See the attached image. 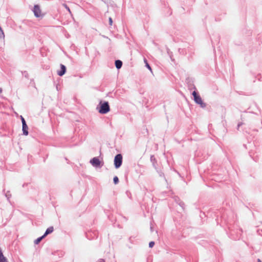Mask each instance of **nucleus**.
<instances>
[{"label": "nucleus", "mask_w": 262, "mask_h": 262, "mask_svg": "<svg viewBox=\"0 0 262 262\" xmlns=\"http://www.w3.org/2000/svg\"><path fill=\"white\" fill-rule=\"evenodd\" d=\"M66 72V67L62 64H60V70L57 72V74L60 76H63Z\"/></svg>", "instance_id": "obj_6"}, {"label": "nucleus", "mask_w": 262, "mask_h": 262, "mask_svg": "<svg viewBox=\"0 0 262 262\" xmlns=\"http://www.w3.org/2000/svg\"><path fill=\"white\" fill-rule=\"evenodd\" d=\"M145 62H146V60H145ZM146 66L150 71H151L150 66L147 62H146Z\"/></svg>", "instance_id": "obj_16"}, {"label": "nucleus", "mask_w": 262, "mask_h": 262, "mask_svg": "<svg viewBox=\"0 0 262 262\" xmlns=\"http://www.w3.org/2000/svg\"><path fill=\"white\" fill-rule=\"evenodd\" d=\"M33 12L34 13V15L36 17H40L43 16V14L41 13L40 7L38 5H34V8L33 9Z\"/></svg>", "instance_id": "obj_4"}, {"label": "nucleus", "mask_w": 262, "mask_h": 262, "mask_svg": "<svg viewBox=\"0 0 262 262\" xmlns=\"http://www.w3.org/2000/svg\"><path fill=\"white\" fill-rule=\"evenodd\" d=\"M63 6L69 12H71L69 7L66 4H63Z\"/></svg>", "instance_id": "obj_17"}, {"label": "nucleus", "mask_w": 262, "mask_h": 262, "mask_svg": "<svg viewBox=\"0 0 262 262\" xmlns=\"http://www.w3.org/2000/svg\"><path fill=\"white\" fill-rule=\"evenodd\" d=\"M97 262H105L104 260L103 259H99Z\"/></svg>", "instance_id": "obj_19"}, {"label": "nucleus", "mask_w": 262, "mask_h": 262, "mask_svg": "<svg viewBox=\"0 0 262 262\" xmlns=\"http://www.w3.org/2000/svg\"><path fill=\"white\" fill-rule=\"evenodd\" d=\"M114 183L115 184H117L119 182V179L117 176H115L113 179Z\"/></svg>", "instance_id": "obj_11"}, {"label": "nucleus", "mask_w": 262, "mask_h": 262, "mask_svg": "<svg viewBox=\"0 0 262 262\" xmlns=\"http://www.w3.org/2000/svg\"><path fill=\"white\" fill-rule=\"evenodd\" d=\"M28 126L26 124L23 125V132L24 135L27 136L28 135Z\"/></svg>", "instance_id": "obj_9"}, {"label": "nucleus", "mask_w": 262, "mask_h": 262, "mask_svg": "<svg viewBox=\"0 0 262 262\" xmlns=\"http://www.w3.org/2000/svg\"><path fill=\"white\" fill-rule=\"evenodd\" d=\"M122 163V156L121 154H117L114 158V165L116 168H119Z\"/></svg>", "instance_id": "obj_3"}, {"label": "nucleus", "mask_w": 262, "mask_h": 262, "mask_svg": "<svg viewBox=\"0 0 262 262\" xmlns=\"http://www.w3.org/2000/svg\"><path fill=\"white\" fill-rule=\"evenodd\" d=\"M90 163L95 167H98L100 166V161L97 157H94L90 160Z\"/></svg>", "instance_id": "obj_5"}, {"label": "nucleus", "mask_w": 262, "mask_h": 262, "mask_svg": "<svg viewBox=\"0 0 262 262\" xmlns=\"http://www.w3.org/2000/svg\"><path fill=\"white\" fill-rule=\"evenodd\" d=\"M24 75H25V76L26 77H28V73H27L26 72H24Z\"/></svg>", "instance_id": "obj_20"}, {"label": "nucleus", "mask_w": 262, "mask_h": 262, "mask_svg": "<svg viewBox=\"0 0 262 262\" xmlns=\"http://www.w3.org/2000/svg\"><path fill=\"white\" fill-rule=\"evenodd\" d=\"M21 122H22V124L23 125H24V124H26V121L25 120V119L22 117L21 116Z\"/></svg>", "instance_id": "obj_13"}, {"label": "nucleus", "mask_w": 262, "mask_h": 262, "mask_svg": "<svg viewBox=\"0 0 262 262\" xmlns=\"http://www.w3.org/2000/svg\"><path fill=\"white\" fill-rule=\"evenodd\" d=\"M155 245V242H150L149 243V247L150 248H152L154 247V246Z\"/></svg>", "instance_id": "obj_12"}, {"label": "nucleus", "mask_w": 262, "mask_h": 262, "mask_svg": "<svg viewBox=\"0 0 262 262\" xmlns=\"http://www.w3.org/2000/svg\"><path fill=\"white\" fill-rule=\"evenodd\" d=\"M192 95L194 98V100L196 103L200 104L201 107L202 108L206 107V104L203 102L201 97L198 95L196 92L193 91L192 92Z\"/></svg>", "instance_id": "obj_2"}, {"label": "nucleus", "mask_w": 262, "mask_h": 262, "mask_svg": "<svg viewBox=\"0 0 262 262\" xmlns=\"http://www.w3.org/2000/svg\"><path fill=\"white\" fill-rule=\"evenodd\" d=\"M242 124V123H239L237 125V128L238 129V128L240 126H241Z\"/></svg>", "instance_id": "obj_21"}, {"label": "nucleus", "mask_w": 262, "mask_h": 262, "mask_svg": "<svg viewBox=\"0 0 262 262\" xmlns=\"http://www.w3.org/2000/svg\"><path fill=\"white\" fill-rule=\"evenodd\" d=\"M258 262H261V261L259 259H258Z\"/></svg>", "instance_id": "obj_23"}, {"label": "nucleus", "mask_w": 262, "mask_h": 262, "mask_svg": "<svg viewBox=\"0 0 262 262\" xmlns=\"http://www.w3.org/2000/svg\"><path fill=\"white\" fill-rule=\"evenodd\" d=\"M176 201L179 204L180 206H181L182 208H183L184 203L182 202H179L177 201V199H176Z\"/></svg>", "instance_id": "obj_15"}, {"label": "nucleus", "mask_w": 262, "mask_h": 262, "mask_svg": "<svg viewBox=\"0 0 262 262\" xmlns=\"http://www.w3.org/2000/svg\"><path fill=\"white\" fill-rule=\"evenodd\" d=\"M54 231V228L52 226H51L50 227H49L46 231L45 233H44V234L43 235V236L45 237L47 235H48L49 234H50L51 233H52Z\"/></svg>", "instance_id": "obj_7"}, {"label": "nucleus", "mask_w": 262, "mask_h": 262, "mask_svg": "<svg viewBox=\"0 0 262 262\" xmlns=\"http://www.w3.org/2000/svg\"><path fill=\"white\" fill-rule=\"evenodd\" d=\"M150 230H151V231H152V227H150Z\"/></svg>", "instance_id": "obj_24"}, {"label": "nucleus", "mask_w": 262, "mask_h": 262, "mask_svg": "<svg viewBox=\"0 0 262 262\" xmlns=\"http://www.w3.org/2000/svg\"><path fill=\"white\" fill-rule=\"evenodd\" d=\"M5 195L7 198L8 200H9L11 196V194H10V192L9 191L6 193Z\"/></svg>", "instance_id": "obj_14"}, {"label": "nucleus", "mask_w": 262, "mask_h": 262, "mask_svg": "<svg viewBox=\"0 0 262 262\" xmlns=\"http://www.w3.org/2000/svg\"><path fill=\"white\" fill-rule=\"evenodd\" d=\"M112 24H113V20H112V18L111 17H110L109 18V24L110 25H112Z\"/></svg>", "instance_id": "obj_18"}, {"label": "nucleus", "mask_w": 262, "mask_h": 262, "mask_svg": "<svg viewBox=\"0 0 262 262\" xmlns=\"http://www.w3.org/2000/svg\"><path fill=\"white\" fill-rule=\"evenodd\" d=\"M122 66V62L120 60H116L115 61V66L117 69H119Z\"/></svg>", "instance_id": "obj_8"}, {"label": "nucleus", "mask_w": 262, "mask_h": 262, "mask_svg": "<svg viewBox=\"0 0 262 262\" xmlns=\"http://www.w3.org/2000/svg\"><path fill=\"white\" fill-rule=\"evenodd\" d=\"M2 92V88H0V94Z\"/></svg>", "instance_id": "obj_22"}, {"label": "nucleus", "mask_w": 262, "mask_h": 262, "mask_svg": "<svg viewBox=\"0 0 262 262\" xmlns=\"http://www.w3.org/2000/svg\"><path fill=\"white\" fill-rule=\"evenodd\" d=\"M99 107H97L99 113L102 114H105L110 111V107L108 102H102L100 101L99 102Z\"/></svg>", "instance_id": "obj_1"}, {"label": "nucleus", "mask_w": 262, "mask_h": 262, "mask_svg": "<svg viewBox=\"0 0 262 262\" xmlns=\"http://www.w3.org/2000/svg\"><path fill=\"white\" fill-rule=\"evenodd\" d=\"M45 237L43 236V235L37 238L34 241V244L36 245L38 244L41 242V241Z\"/></svg>", "instance_id": "obj_10"}]
</instances>
